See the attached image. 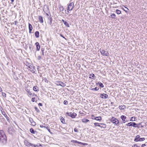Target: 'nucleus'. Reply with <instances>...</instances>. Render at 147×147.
<instances>
[{"label":"nucleus","mask_w":147,"mask_h":147,"mask_svg":"<svg viewBox=\"0 0 147 147\" xmlns=\"http://www.w3.org/2000/svg\"><path fill=\"white\" fill-rule=\"evenodd\" d=\"M138 124L137 125H136L137 126H139V125H140L141 124V123H139L138 124Z\"/></svg>","instance_id":"62"},{"label":"nucleus","mask_w":147,"mask_h":147,"mask_svg":"<svg viewBox=\"0 0 147 147\" xmlns=\"http://www.w3.org/2000/svg\"><path fill=\"white\" fill-rule=\"evenodd\" d=\"M7 138L6 135L2 130H0V142L3 145L5 144L7 142Z\"/></svg>","instance_id":"1"},{"label":"nucleus","mask_w":147,"mask_h":147,"mask_svg":"<svg viewBox=\"0 0 147 147\" xmlns=\"http://www.w3.org/2000/svg\"><path fill=\"white\" fill-rule=\"evenodd\" d=\"M46 128L49 131L50 133H51V132L50 129H49V128L48 127H47Z\"/></svg>","instance_id":"48"},{"label":"nucleus","mask_w":147,"mask_h":147,"mask_svg":"<svg viewBox=\"0 0 147 147\" xmlns=\"http://www.w3.org/2000/svg\"><path fill=\"white\" fill-rule=\"evenodd\" d=\"M98 84L99 85V86L101 87V88H103L104 87V86L103 85V84L102 83L99 82Z\"/></svg>","instance_id":"25"},{"label":"nucleus","mask_w":147,"mask_h":147,"mask_svg":"<svg viewBox=\"0 0 147 147\" xmlns=\"http://www.w3.org/2000/svg\"><path fill=\"white\" fill-rule=\"evenodd\" d=\"M74 131L75 132H78V130L76 129V128H75L74 129Z\"/></svg>","instance_id":"57"},{"label":"nucleus","mask_w":147,"mask_h":147,"mask_svg":"<svg viewBox=\"0 0 147 147\" xmlns=\"http://www.w3.org/2000/svg\"><path fill=\"white\" fill-rule=\"evenodd\" d=\"M66 114L67 115L69 116L72 118H75L76 117V116L77 115V114L76 113H72L71 112H70L69 113L67 112Z\"/></svg>","instance_id":"5"},{"label":"nucleus","mask_w":147,"mask_h":147,"mask_svg":"<svg viewBox=\"0 0 147 147\" xmlns=\"http://www.w3.org/2000/svg\"><path fill=\"white\" fill-rule=\"evenodd\" d=\"M62 22L63 23H64L66 21H65L63 19H62Z\"/></svg>","instance_id":"59"},{"label":"nucleus","mask_w":147,"mask_h":147,"mask_svg":"<svg viewBox=\"0 0 147 147\" xmlns=\"http://www.w3.org/2000/svg\"><path fill=\"white\" fill-rule=\"evenodd\" d=\"M24 63L26 66L28 67L29 68L31 66V63H29L27 61H26Z\"/></svg>","instance_id":"13"},{"label":"nucleus","mask_w":147,"mask_h":147,"mask_svg":"<svg viewBox=\"0 0 147 147\" xmlns=\"http://www.w3.org/2000/svg\"><path fill=\"white\" fill-rule=\"evenodd\" d=\"M52 20H51L50 21L49 24L50 25H51L52 24Z\"/></svg>","instance_id":"55"},{"label":"nucleus","mask_w":147,"mask_h":147,"mask_svg":"<svg viewBox=\"0 0 147 147\" xmlns=\"http://www.w3.org/2000/svg\"><path fill=\"white\" fill-rule=\"evenodd\" d=\"M40 127H44V128H46V127L45 126H44L43 125H40Z\"/></svg>","instance_id":"58"},{"label":"nucleus","mask_w":147,"mask_h":147,"mask_svg":"<svg viewBox=\"0 0 147 147\" xmlns=\"http://www.w3.org/2000/svg\"><path fill=\"white\" fill-rule=\"evenodd\" d=\"M69 10H67V13L66 12H65L66 13H67V14H68L69 13Z\"/></svg>","instance_id":"63"},{"label":"nucleus","mask_w":147,"mask_h":147,"mask_svg":"<svg viewBox=\"0 0 147 147\" xmlns=\"http://www.w3.org/2000/svg\"><path fill=\"white\" fill-rule=\"evenodd\" d=\"M101 129H105L106 128L107 125L105 124L100 123V127Z\"/></svg>","instance_id":"11"},{"label":"nucleus","mask_w":147,"mask_h":147,"mask_svg":"<svg viewBox=\"0 0 147 147\" xmlns=\"http://www.w3.org/2000/svg\"><path fill=\"white\" fill-rule=\"evenodd\" d=\"M124 107H125V106L124 105H123V106H122V105L119 106V108L120 109H124Z\"/></svg>","instance_id":"34"},{"label":"nucleus","mask_w":147,"mask_h":147,"mask_svg":"<svg viewBox=\"0 0 147 147\" xmlns=\"http://www.w3.org/2000/svg\"><path fill=\"white\" fill-rule=\"evenodd\" d=\"M35 110L36 111L37 113H39L40 112V110L38 109L36 107H34Z\"/></svg>","instance_id":"40"},{"label":"nucleus","mask_w":147,"mask_h":147,"mask_svg":"<svg viewBox=\"0 0 147 147\" xmlns=\"http://www.w3.org/2000/svg\"><path fill=\"white\" fill-rule=\"evenodd\" d=\"M30 131L31 133L33 134H35L37 132L36 131L34 130V129L32 128L30 129Z\"/></svg>","instance_id":"17"},{"label":"nucleus","mask_w":147,"mask_h":147,"mask_svg":"<svg viewBox=\"0 0 147 147\" xmlns=\"http://www.w3.org/2000/svg\"><path fill=\"white\" fill-rule=\"evenodd\" d=\"M116 12L117 14H120L121 13V11L120 10L118 9H117L116 10Z\"/></svg>","instance_id":"36"},{"label":"nucleus","mask_w":147,"mask_h":147,"mask_svg":"<svg viewBox=\"0 0 147 147\" xmlns=\"http://www.w3.org/2000/svg\"><path fill=\"white\" fill-rule=\"evenodd\" d=\"M33 90L35 91H39L38 88L37 86H35L33 87Z\"/></svg>","instance_id":"19"},{"label":"nucleus","mask_w":147,"mask_h":147,"mask_svg":"<svg viewBox=\"0 0 147 147\" xmlns=\"http://www.w3.org/2000/svg\"><path fill=\"white\" fill-rule=\"evenodd\" d=\"M11 3H13L14 2V0H11Z\"/></svg>","instance_id":"61"},{"label":"nucleus","mask_w":147,"mask_h":147,"mask_svg":"<svg viewBox=\"0 0 147 147\" xmlns=\"http://www.w3.org/2000/svg\"><path fill=\"white\" fill-rule=\"evenodd\" d=\"M44 80L45 82L48 83V80H47V78H44Z\"/></svg>","instance_id":"43"},{"label":"nucleus","mask_w":147,"mask_h":147,"mask_svg":"<svg viewBox=\"0 0 147 147\" xmlns=\"http://www.w3.org/2000/svg\"><path fill=\"white\" fill-rule=\"evenodd\" d=\"M59 10L61 11H63L64 10V8L62 6L59 7Z\"/></svg>","instance_id":"39"},{"label":"nucleus","mask_w":147,"mask_h":147,"mask_svg":"<svg viewBox=\"0 0 147 147\" xmlns=\"http://www.w3.org/2000/svg\"><path fill=\"white\" fill-rule=\"evenodd\" d=\"M94 119L97 121H100L101 120V117H96L94 118Z\"/></svg>","instance_id":"23"},{"label":"nucleus","mask_w":147,"mask_h":147,"mask_svg":"<svg viewBox=\"0 0 147 147\" xmlns=\"http://www.w3.org/2000/svg\"><path fill=\"white\" fill-rule=\"evenodd\" d=\"M100 97L102 98H104L105 99L108 98V95L107 94H100Z\"/></svg>","instance_id":"9"},{"label":"nucleus","mask_w":147,"mask_h":147,"mask_svg":"<svg viewBox=\"0 0 147 147\" xmlns=\"http://www.w3.org/2000/svg\"><path fill=\"white\" fill-rule=\"evenodd\" d=\"M38 106H42V103H39L38 104Z\"/></svg>","instance_id":"54"},{"label":"nucleus","mask_w":147,"mask_h":147,"mask_svg":"<svg viewBox=\"0 0 147 147\" xmlns=\"http://www.w3.org/2000/svg\"><path fill=\"white\" fill-rule=\"evenodd\" d=\"M90 76L89 77V78H91V79L94 78V77L95 76L93 74H90Z\"/></svg>","instance_id":"27"},{"label":"nucleus","mask_w":147,"mask_h":147,"mask_svg":"<svg viewBox=\"0 0 147 147\" xmlns=\"http://www.w3.org/2000/svg\"><path fill=\"white\" fill-rule=\"evenodd\" d=\"M29 121L32 125L34 126L36 125V123L34 121L32 118L30 117Z\"/></svg>","instance_id":"8"},{"label":"nucleus","mask_w":147,"mask_h":147,"mask_svg":"<svg viewBox=\"0 0 147 147\" xmlns=\"http://www.w3.org/2000/svg\"><path fill=\"white\" fill-rule=\"evenodd\" d=\"M100 51L101 55L103 56H108V55L109 54V53L107 51L103 50L101 49H100Z\"/></svg>","instance_id":"3"},{"label":"nucleus","mask_w":147,"mask_h":147,"mask_svg":"<svg viewBox=\"0 0 147 147\" xmlns=\"http://www.w3.org/2000/svg\"><path fill=\"white\" fill-rule=\"evenodd\" d=\"M24 143V144L27 146L29 147L30 146H31L33 147V144L29 142L27 140H25Z\"/></svg>","instance_id":"7"},{"label":"nucleus","mask_w":147,"mask_h":147,"mask_svg":"<svg viewBox=\"0 0 147 147\" xmlns=\"http://www.w3.org/2000/svg\"><path fill=\"white\" fill-rule=\"evenodd\" d=\"M145 140L144 138H140L139 139V141H144Z\"/></svg>","instance_id":"38"},{"label":"nucleus","mask_w":147,"mask_h":147,"mask_svg":"<svg viewBox=\"0 0 147 147\" xmlns=\"http://www.w3.org/2000/svg\"><path fill=\"white\" fill-rule=\"evenodd\" d=\"M133 147H140V146H138L137 144H134L133 145Z\"/></svg>","instance_id":"49"},{"label":"nucleus","mask_w":147,"mask_h":147,"mask_svg":"<svg viewBox=\"0 0 147 147\" xmlns=\"http://www.w3.org/2000/svg\"><path fill=\"white\" fill-rule=\"evenodd\" d=\"M40 22L41 23H43V17L41 16H39L38 18Z\"/></svg>","instance_id":"18"},{"label":"nucleus","mask_w":147,"mask_h":147,"mask_svg":"<svg viewBox=\"0 0 147 147\" xmlns=\"http://www.w3.org/2000/svg\"><path fill=\"white\" fill-rule=\"evenodd\" d=\"M33 147H39L40 146H41V145L40 144H33Z\"/></svg>","instance_id":"29"},{"label":"nucleus","mask_w":147,"mask_h":147,"mask_svg":"<svg viewBox=\"0 0 147 147\" xmlns=\"http://www.w3.org/2000/svg\"><path fill=\"white\" fill-rule=\"evenodd\" d=\"M42 58L40 56H39L38 57V60H40Z\"/></svg>","instance_id":"50"},{"label":"nucleus","mask_w":147,"mask_h":147,"mask_svg":"<svg viewBox=\"0 0 147 147\" xmlns=\"http://www.w3.org/2000/svg\"><path fill=\"white\" fill-rule=\"evenodd\" d=\"M35 99V98H33L31 99V101L32 102H34Z\"/></svg>","instance_id":"47"},{"label":"nucleus","mask_w":147,"mask_h":147,"mask_svg":"<svg viewBox=\"0 0 147 147\" xmlns=\"http://www.w3.org/2000/svg\"><path fill=\"white\" fill-rule=\"evenodd\" d=\"M120 118L122 119L123 123H125L126 122L125 119L126 118V117L125 115H122L121 116Z\"/></svg>","instance_id":"10"},{"label":"nucleus","mask_w":147,"mask_h":147,"mask_svg":"<svg viewBox=\"0 0 147 147\" xmlns=\"http://www.w3.org/2000/svg\"><path fill=\"white\" fill-rule=\"evenodd\" d=\"M82 122L85 123H86L89 121V120L88 119H82Z\"/></svg>","instance_id":"22"},{"label":"nucleus","mask_w":147,"mask_h":147,"mask_svg":"<svg viewBox=\"0 0 147 147\" xmlns=\"http://www.w3.org/2000/svg\"><path fill=\"white\" fill-rule=\"evenodd\" d=\"M94 125L95 127L98 126L100 127V123L99 124V123H94Z\"/></svg>","instance_id":"30"},{"label":"nucleus","mask_w":147,"mask_h":147,"mask_svg":"<svg viewBox=\"0 0 147 147\" xmlns=\"http://www.w3.org/2000/svg\"><path fill=\"white\" fill-rule=\"evenodd\" d=\"M136 138H138V139H139L140 138V136L139 135H137L136 137Z\"/></svg>","instance_id":"52"},{"label":"nucleus","mask_w":147,"mask_h":147,"mask_svg":"<svg viewBox=\"0 0 147 147\" xmlns=\"http://www.w3.org/2000/svg\"><path fill=\"white\" fill-rule=\"evenodd\" d=\"M79 144H80L81 146H82V145L86 146V145H88L87 143H82V142H79Z\"/></svg>","instance_id":"24"},{"label":"nucleus","mask_w":147,"mask_h":147,"mask_svg":"<svg viewBox=\"0 0 147 147\" xmlns=\"http://www.w3.org/2000/svg\"><path fill=\"white\" fill-rule=\"evenodd\" d=\"M48 20L50 21L51 20H52L51 17L50 16H48Z\"/></svg>","instance_id":"45"},{"label":"nucleus","mask_w":147,"mask_h":147,"mask_svg":"<svg viewBox=\"0 0 147 147\" xmlns=\"http://www.w3.org/2000/svg\"><path fill=\"white\" fill-rule=\"evenodd\" d=\"M99 89V88H98L96 87L94 88H92L91 89V90H95V91H97Z\"/></svg>","instance_id":"33"},{"label":"nucleus","mask_w":147,"mask_h":147,"mask_svg":"<svg viewBox=\"0 0 147 147\" xmlns=\"http://www.w3.org/2000/svg\"><path fill=\"white\" fill-rule=\"evenodd\" d=\"M139 139L137 138H136L134 139V141L135 142H138V141H139Z\"/></svg>","instance_id":"44"},{"label":"nucleus","mask_w":147,"mask_h":147,"mask_svg":"<svg viewBox=\"0 0 147 147\" xmlns=\"http://www.w3.org/2000/svg\"><path fill=\"white\" fill-rule=\"evenodd\" d=\"M44 48H41V51L42 52H44Z\"/></svg>","instance_id":"56"},{"label":"nucleus","mask_w":147,"mask_h":147,"mask_svg":"<svg viewBox=\"0 0 147 147\" xmlns=\"http://www.w3.org/2000/svg\"><path fill=\"white\" fill-rule=\"evenodd\" d=\"M39 32L36 31L35 32V35L37 38H38L39 37Z\"/></svg>","instance_id":"21"},{"label":"nucleus","mask_w":147,"mask_h":147,"mask_svg":"<svg viewBox=\"0 0 147 147\" xmlns=\"http://www.w3.org/2000/svg\"><path fill=\"white\" fill-rule=\"evenodd\" d=\"M59 85H60L63 87H64L66 86V84L64 83L61 82L59 81L58 82Z\"/></svg>","instance_id":"16"},{"label":"nucleus","mask_w":147,"mask_h":147,"mask_svg":"<svg viewBox=\"0 0 147 147\" xmlns=\"http://www.w3.org/2000/svg\"><path fill=\"white\" fill-rule=\"evenodd\" d=\"M60 36H61L63 38H65V40H66V38H65L64 36H63L61 34H60Z\"/></svg>","instance_id":"53"},{"label":"nucleus","mask_w":147,"mask_h":147,"mask_svg":"<svg viewBox=\"0 0 147 147\" xmlns=\"http://www.w3.org/2000/svg\"><path fill=\"white\" fill-rule=\"evenodd\" d=\"M61 122L65 124V120L64 119L63 117H61Z\"/></svg>","instance_id":"26"},{"label":"nucleus","mask_w":147,"mask_h":147,"mask_svg":"<svg viewBox=\"0 0 147 147\" xmlns=\"http://www.w3.org/2000/svg\"><path fill=\"white\" fill-rule=\"evenodd\" d=\"M71 142H73L74 143H77L79 144V142L77 140H72Z\"/></svg>","instance_id":"32"},{"label":"nucleus","mask_w":147,"mask_h":147,"mask_svg":"<svg viewBox=\"0 0 147 147\" xmlns=\"http://www.w3.org/2000/svg\"><path fill=\"white\" fill-rule=\"evenodd\" d=\"M1 121L3 123V124H6V122L5 120V119L3 118H1Z\"/></svg>","instance_id":"20"},{"label":"nucleus","mask_w":147,"mask_h":147,"mask_svg":"<svg viewBox=\"0 0 147 147\" xmlns=\"http://www.w3.org/2000/svg\"><path fill=\"white\" fill-rule=\"evenodd\" d=\"M2 95L4 97H6V94L5 93H2Z\"/></svg>","instance_id":"42"},{"label":"nucleus","mask_w":147,"mask_h":147,"mask_svg":"<svg viewBox=\"0 0 147 147\" xmlns=\"http://www.w3.org/2000/svg\"><path fill=\"white\" fill-rule=\"evenodd\" d=\"M29 68L32 70V72L33 73H34L36 71L35 69V67L34 66H30Z\"/></svg>","instance_id":"14"},{"label":"nucleus","mask_w":147,"mask_h":147,"mask_svg":"<svg viewBox=\"0 0 147 147\" xmlns=\"http://www.w3.org/2000/svg\"><path fill=\"white\" fill-rule=\"evenodd\" d=\"M111 121L113 123H115L116 125H117L119 123L118 120L114 117H113L111 118Z\"/></svg>","instance_id":"6"},{"label":"nucleus","mask_w":147,"mask_h":147,"mask_svg":"<svg viewBox=\"0 0 147 147\" xmlns=\"http://www.w3.org/2000/svg\"><path fill=\"white\" fill-rule=\"evenodd\" d=\"M35 45L36 47V50L37 51H39L40 48V45L38 42H36L35 43Z\"/></svg>","instance_id":"12"},{"label":"nucleus","mask_w":147,"mask_h":147,"mask_svg":"<svg viewBox=\"0 0 147 147\" xmlns=\"http://www.w3.org/2000/svg\"><path fill=\"white\" fill-rule=\"evenodd\" d=\"M74 4L73 3L71 2L68 5V7H67V10L71 11L74 8Z\"/></svg>","instance_id":"2"},{"label":"nucleus","mask_w":147,"mask_h":147,"mask_svg":"<svg viewBox=\"0 0 147 147\" xmlns=\"http://www.w3.org/2000/svg\"><path fill=\"white\" fill-rule=\"evenodd\" d=\"M1 112H2V114L4 116H5V115H6V114H5V112H3V111H1Z\"/></svg>","instance_id":"51"},{"label":"nucleus","mask_w":147,"mask_h":147,"mask_svg":"<svg viewBox=\"0 0 147 147\" xmlns=\"http://www.w3.org/2000/svg\"><path fill=\"white\" fill-rule=\"evenodd\" d=\"M64 24L65 26H66L67 27H69V24L66 21H65V22L64 23Z\"/></svg>","instance_id":"31"},{"label":"nucleus","mask_w":147,"mask_h":147,"mask_svg":"<svg viewBox=\"0 0 147 147\" xmlns=\"http://www.w3.org/2000/svg\"><path fill=\"white\" fill-rule=\"evenodd\" d=\"M28 28L29 29V31L30 33H31V31L32 30V25L30 23L28 24Z\"/></svg>","instance_id":"15"},{"label":"nucleus","mask_w":147,"mask_h":147,"mask_svg":"<svg viewBox=\"0 0 147 147\" xmlns=\"http://www.w3.org/2000/svg\"><path fill=\"white\" fill-rule=\"evenodd\" d=\"M5 117L6 118L7 120V121L8 122H9V118L8 117H7V115H5Z\"/></svg>","instance_id":"37"},{"label":"nucleus","mask_w":147,"mask_h":147,"mask_svg":"<svg viewBox=\"0 0 147 147\" xmlns=\"http://www.w3.org/2000/svg\"><path fill=\"white\" fill-rule=\"evenodd\" d=\"M63 104L64 105H66L68 104V101L66 100H65L63 101Z\"/></svg>","instance_id":"41"},{"label":"nucleus","mask_w":147,"mask_h":147,"mask_svg":"<svg viewBox=\"0 0 147 147\" xmlns=\"http://www.w3.org/2000/svg\"><path fill=\"white\" fill-rule=\"evenodd\" d=\"M133 118V117H131V119L130 120V121H135V120H132V119Z\"/></svg>","instance_id":"60"},{"label":"nucleus","mask_w":147,"mask_h":147,"mask_svg":"<svg viewBox=\"0 0 147 147\" xmlns=\"http://www.w3.org/2000/svg\"><path fill=\"white\" fill-rule=\"evenodd\" d=\"M142 147H147V145L145 144H143L142 145Z\"/></svg>","instance_id":"46"},{"label":"nucleus","mask_w":147,"mask_h":147,"mask_svg":"<svg viewBox=\"0 0 147 147\" xmlns=\"http://www.w3.org/2000/svg\"><path fill=\"white\" fill-rule=\"evenodd\" d=\"M42 55L43 56H44V52H42Z\"/></svg>","instance_id":"64"},{"label":"nucleus","mask_w":147,"mask_h":147,"mask_svg":"<svg viewBox=\"0 0 147 147\" xmlns=\"http://www.w3.org/2000/svg\"><path fill=\"white\" fill-rule=\"evenodd\" d=\"M26 90L30 95H31L32 94V93L30 92V90L28 88L26 89Z\"/></svg>","instance_id":"28"},{"label":"nucleus","mask_w":147,"mask_h":147,"mask_svg":"<svg viewBox=\"0 0 147 147\" xmlns=\"http://www.w3.org/2000/svg\"><path fill=\"white\" fill-rule=\"evenodd\" d=\"M115 15L114 13H113L111 15V17L113 19L115 18Z\"/></svg>","instance_id":"35"},{"label":"nucleus","mask_w":147,"mask_h":147,"mask_svg":"<svg viewBox=\"0 0 147 147\" xmlns=\"http://www.w3.org/2000/svg\"><path fill=\"white\" fill-rule=\"evenodd\" d=\"M137 124H136L135 122H131L130 123H129L127 124H126V125L127 126H133L134 127H137L139 128V127L138 126H136V125H137Z\"/></svg>","instance_id":"4"}]
</instances>
